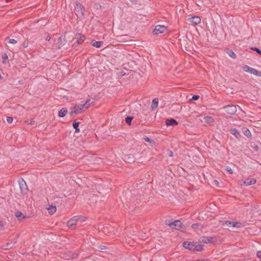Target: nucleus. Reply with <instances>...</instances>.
<instances>
[{
	"instance_id": "nucleus-1",
	"label": "nucleus",
	"mask_w": 261,
	"mask_h": 261,
	"mask_svg": "<svg viewBox=\"0 0 261 261\" xmlns=\"http://www.w3.org/2000/svg\"><path fill=\"white\" fill-rule=\"evenodd\" d=\"M183 246L192 251H200L203 249V245L195 242H185Z\"/></svg>"
},
{
	"instance_id": "nucleus-2",
	"label": "nucleus",
	"mask_w": 261,
	"mask_h": 261,
	"mask_svg": "<svg viewBox=\"0 0 261 261\" xmlns=\"http://www.w3.org/2000/svg\"><path fill=\"white\" fill-rule=\"evenodd\" d=\"M90 100H87L85 103L75 105L74 107V113L75 114L81 113L90 107Z\"/></svg>"
},
{
	"instance_id": "nucleus-3",
	"label": "nucleus",
	"mask_w": 261,
	"mask_h": 261,
	"mask_svg": "<svg viewBox=\"0 0 261 261\" xmlns=\"http://www.w3.org/2000/svg\"><path fill=\"white\" fill-rule=\"evenodd\" d=\"M81 218V217L79 216L73 217L68 221L67 223V226L71 229H74L77 224V221H79Z\"/></svg>"
},
{
	"instance_id": "nucleus-4",
	"label": "nucleus",
	"mask_w": 261,
	"mask_h": 261,
	"mask_svg": "<svg viewBox=\"0 0 261 261\" xmlns=\"http://www.w3.org/2000/svg\"><path fill=\"white\" fill-rule=\"evenodd\" d=\"M84 8L82 5L80 3L76 2V7L75 8V13L77 16H84Z\"/></svg>"
},
{
	"instance_id": "nucleus-5",
	"label": "nucleus",
	"mask_w": 261,
	"mask_h": 261,
	"mask_svg": "<svg viewBox=\"0 0 261 261\" xmlns=\"http://www.w3.org/2000/svg\"><path fill=\"white\" fill-rule=\"evenodd\" d=\"M171 228L179 230L182 227V223L179 220H175L174 222H166Z\"/></svg>"
},
{
	"instance_id": "nucleus-6",
	"label": "nucleus",
	"mask_w": 261,
	"mask_h": 261,
	"mask_svg": "<svg viewBox=\"0 0 261 261\" xmlns=\"http://www.w3.org/2000/svg\"><path fill=\"white\" fill-rule=\"evenodd\" d=\"M167 29V27L164 25H157L155 27L153 33L154 35H159L164 33Z\"/></svg>"
},
{
	"instance_id": "nucleus-7",
	"label": "nucleus",
	"mask_w": 261,
	"mask_h": 261,
	"mask_svg": "<svg viewBox=\"0 0 261 261\" xmlns=\"http://www.w3.org/2000/svg\"><path fill=\"white\" fill-rule=\"evenodd\" d=\"M223 109L230 115H233L237 112V108L234 105H227L224 106Z\"/></svg>"
},
{
	"instance_id": "nucleus-8",
	"label": "nucleus",
	"mask_w": 261,
	"mask_h": 261,
	"mask_svg": "<svg viewBox=\"0 0 261 261\" xmlns=\"http://www.w3.org/2000/svg\"><path fill=\"white\" fill-rule=\"evenodd\" d=\"M243 70L246 72H248L255 75H259V72L257 70L254 69L252 67H250L248 65L244 66L243 67Z\"/></svg>"
},
{
	"instance_id": "nucleus-9",
	"label": "nucleus",
	"mask_w": 261,
	"mask_h": 261,
	"mask_svg": "<svg viewBox=\"0 0 261 261\" xmlns=\"http://www.w3.org/2000/svg\"><path fill=\"white\" fill-rule=\"evenodd\" d=\"M188 20L195 25H198L201 23V18L198 16H193L188 19Z\"/></svg>"
},
{
	"instance_id": "nucleus-10",
	"label": "nucleus",
	"mask_w": 261,
	"mask_h": 261,
	"mask_svg": "<svg viewBox=\"0 0 261 261\" xmlns=\"http://www.w3.org/2000/svg\"><path fill=\"white\" fill-rule=\"evenodd\" d=\"M75 37L76 39V43L78 44H82L86 39L85 36L80 33H77L75 35Z\"/></svg>"
},
{
	"instance_id": "nucleus-11",
	"label": "nucleus",
	"mask_w": 261,
	"mask_h": 261,
	"mask_svg": "<svg viewBox=\"0 0 261 261\" xmlns=\"http://www.w3.org/2000/svg\"><path fill=\"white\" fill-rule=\"evenodd\" d=\"M256 179L255 178H247L246 180L243 181L245 185L248 186L250 185H254L256 183Z\"/></svg>"
},
{
	"instance_id": "nucleus-12",
	"label": "nucleus",
	"mask_w": 261,
	"mask_h": 261,
	"mask_svg": "<svg viewBox=\"0 0 261 261\" xmlns=\"http://www.w3.org/2000/svg\"><path fill=\"white\" fill-rule=\"evenodd\" d=\"M201 242L203 243H212L214 242V239L211 237H203L201 238Z\"/></svg>"
},
{
	"instance_id": "nucleus-13",
	"label": "nucleus",
	"mask_w": 261,
	"mask_h": 261,
	"mask_svg": "<svg viewBox=\"0 0 261 261\" xmlns=\"http://www.w3.org/2000/svg\"><path fill=\"white\" fill-rule=\"evenodd\" d=\"M166 124L167 126H173L178 124V122L173 118L168 119L166 120Z\"/></svg>"
},
{
	"instance_id": "nucleus-14",
	"label": "nucleus",
	"mask_w": 261,
	"mask_h": 261,
	"mask_svg": "<svg viewBox=\"0 0 261 261\" xmlns=\"http://www.w3.org/2000/svg\"><path fill=\"white\" fill-rule=\"evenodd\" d=\"M204 120L206 123L210 125H213L215 122L214 119L210 116L204 117Z\"/></svg>"
},
{
	"instance_id": "nucleus-15",
	"label": "nucleus",
	"mask_w": 261,
	"mask_h": 261,
	"mask_svg": "<svg viewBox=\"0 0 261 261\" xmlns=\"http://www.w3.org/2000/svg\"><path fill=\"white\" fill-rule=\"evenodd\" d=\"M231 134L236 138H239L241 136L240 132L236 128H231L230 130Z\"/></svg>"
},
{
	"instance_id": "nucleus-16",
	"label": "nucleus",
	"mask_w": 261,
	"mask_h": 261,
	"mask_svg": "<svg viewBox=\"0 0 261 261\" xmlns=\"http://www.w3.org/2000/svg\"><path fill=\"white\" fill-rule=\"evenodd\" d=\"M47 209L48 211V213L51 215L54 214L57 211L56 206L53 205H49Z\"/></svg>"
},
{
	"instance_id": "nucleus-17",
	"label": "nucleus",
	"mask_w": 261,
	"mask_h": 261,
	"mask_svg": "<svg viewBox=\"0 0 261 261\" xmlns=\"http://www.w3.org/2000/svg\"><path fill=\"white\" fill-rule=\"evenodd\" d=\"M67 113V110L66 108H62L58 113V116L60 117H64Z\"/></svg>"
},
{
	"instance_id": "nucleus-18",
	"label": "nucleus",
	"mask_w": 261,
	"mask_h": 261,
	"mask_svg": "<svg viewBox=\"0 0 261 261\" xmlns=\"http://www.w3.org/2000/svg\"><path fill=\"white\" fill-rule=\"evenodd\" d=\"M243 133L244 135H245L248 138H250L251 137V133L250 131L247 128H243Z\"/></svg>"
},
{
	"instance_id": "nucleus-19",
	"label": "nucleus",
	"mask_w": 261,
	"mask_h": 261,
	"mask_svg": "<svg viewBox=\"0 0 261 261\" xmlns=\"http://www.w3.org/2000/svg\"><path fill=\"white\" fill-rule=\"evenodd\" d=\"M80 124V122H76V121H74L73 123V127L75 129V133H77L80 132V129L79 128V125Z\"/></svg>"
},
{
	"instance_id": "nucleus-20",
	"label": "nucleus",
	"mask_w": 261,
	"mask_h": 261,
	"mask_svg": "<svg viewBox=\"0 0 261 261\" xmlns=\"http://www.w3.org/2000/svg\"><path fill=\"white\" fill-rule=\"evenodd\" d=\"M15 216L19 220H21L25 218L24 215L20 211H17L15 213Z\"/></svg>"
},
{
	"instance_id": "nucleus-21",
	"label": "nucleus",
	"mask_w": 261,
	"mask_h": 261,
	"mask_svg": "<svg viewBox=\"0 0 261 261\" xmlns=\"http://www.w3.org/2000/svg\"><path fill=\"white\" fill-rule=\"evenodd\" d=\"M158 102H159V100L156 98H154L152 100V106H151V107H152V109H154L158 107Z\"/></svg>"
},
{
	"instance_id": "nucleus-22",
	"label": "nucleus",
	"mask_w": 261,
	"mask_h": 261,
	"mask_svg": "<svg viewBox=\"0 0 261 261\" xmlns=\"http://www.w3.org/2000/svg\"><path fill=\"white\" fill-rule=\"evenodd\" d=\"M102 43V41H95L92 43V46L96 48H100L101 47Z\"/></svg>"
},
{
	"instance_id": "nucleus-23",
	"label": "nucleus",
	"mask_w": 261,
	"mask_h": 261,
	"mask_svg": "<svg viewBox=\"0 0 261 261\" xmlns=\"http://www.w3.org/2000/svg\"><path fill=\"white\" fill-rule=\"evenodd\" d=\"M19 184L21 190H23L27 187L26 184L23 179L21 181H19Z\"/></svg>"
},
{
	"instance_id": "nucleus-24",
	"label": "nucleus",
	"mask_w": 261,
	"mask_h": 261,
	"mask_svg": "<svg viewBox=\"0 0 261 261\" xmlns=\"http://www.w3.org/2000/svg\"><path fill=\"white\" fill-rule=\"evenodd\" d=\"M243 226H244V225L241 222L234 221V224H233V227H237V228H240V227H242Z\"/></svg>"
},
{
	"instance_id": "nucleus-25",
	"label": "nucleus",
	"mask_w": 261,
	"mask_h": 261,
	"mask_svg": "<svg viewBox=\"0 0 261 261\" xmlns=\"http://www.w3.org/2000/svg\"><path fill=\"white\" fill-rule=\"evenodd\" d=\"M228 55L233 59H236L237 58L236 54L232 50H229L227 51Z\"/></svg>"
},
{
	"instance_id": "nucleus-26",
	"label": "nucleus",
	"mask_w": 261,
	"mask_h": 261,
	"mask_svg": "<svg viewBox=\"0 0 261 261\" xmlns=\"http://www.w3.org/2000/svg\"><path fill=\"white\" fill-rule=\"evenodd\" d=\"M133 119L132 117L127 116L125 118V121L127 124L130 125Z\"/></svg>"
},
{
	"instance_id": "nucleus-27",
	"label": "nucleus",
	"mask_w": 261,
	"mask_h": 261,
	"mask_svg": "<svg viewBox=\"0 0 261 261\" xmlns=\"http://www.w3.org/2000/svg\"><path fill=\"white\" fill-rule=\"evenodd\" d=\"M2 58L3 60L4 63H5L6 61L8 59L7 55L5 53L2 55Z\"/></svg>"
},
{
	"instance_id": "nucleus-28",
	"label": "nucleus",
	"mask_w": 261,
	"mask_h": 261,
	"mask_svg": "<svg viewBox=\"0 0 261 261\" xmlns=\"http://www.w3.org/2000/svg\"><path fill=\"white\" fill-rule=\"evenodd\" d=\"M234 221H226L225 222V224L228 226H233Z\"/></svg>"
},
{
	"instance_id": "nucleus-29",
	"label": "nucleus",
	"mask_w": 261,
	"mask_h": 261,
	"mask_svg": "<svg viewBox=\"0 0 261 261\" xmlns=\"http://www.w3.org/2000/svg\"><path fill=\"white\" fill-rule=\"evenodd\" d=\"M251 49L253 50L256 51L258 54L261 55V50L259 48H258L256 47H251Z\"/></svg>"
},
{
	"instance_id": "nucleus-30",
	"label": "nucleus",
	"mask_w": 261,
	"mask_h": 261,
	"mask_svg": "<svg viewBox=\"0 0 261 261\" xmlns=\"http://www.w3.org/2000/svg\"><path fill=\"white\" fill-rule=\"evenodd\" d=\"M28 45H29V41L28 40H26L25 41H24L22 43V46L24 48H27L28 47Z\"/></svg>"
},
{
	"instance_id": "nucleus-31",
	"label": "nucleus",
	"mask_w": 261,
	"mask_h": 261,
	"mask_svg": "<svg viewBox=\"0 0 261 261\" xmlns=\"http://www.w3.org/2000/svg\"><path fill=\"white\" fill-rule=\"evenodd\" d=\"M199 226H200V224L195 223V224H192L191 227L192 228L196 229H197Z\"/></svg>"
},
{
	"instance_id": "nucleus-32",
	"label": "nucleus",
	"mask_w": 261,
	"mask_h": 261,
	"mask_svg": "<svg viewBox=\"0 0 261 261\" xmlns=\"http://www.w3.org/2000/svg\"><path fill=\"white\" fill-rule=\"evenodd\" d=\"M226 170L229 173V174H232L233 173V170L232 169L229 167H227L226 168Z\"/></svg>"
},
{
	"instance_id": "nucleus-33",
	"label": "nucleus",
	"mask_w": 261,
	"mask_h": 261,
	"mask_svg": "<svg viewBox=\"0 0 261 261\" xmlns=\"http://www.w3.org/2000/svg\"><path fill=\"white\" fill-rule=\"evenodd\" d=\"M13 119L12 117H7V121L8 123H11L13 122Z\"/></svg>"
},
{
	"instance_id": "nucleus-34",
	"label": "nucleus",
	"mask_w": 261,
	"mask_h": 261,
	"mask_svg": "<svg viewBox=\"0 0 261 261\" xmlns=\"http://www.w3.org/2000/svg\"><path fill=\"white\" fill-rule=\"evenodd\" d=\"M8 42L11 44H16L17 43V41L14 39H10L9 40Z\"/></svg>"
},
{
	"instance_id": "nucleus-35",
	"label": "nucleus",
	"mask_w": 261,
	"mask_h": 261,
	"mask_svg": "<svg viewBox=\"0 0 261 261\" xmlns=\"http://www.w3.org/2000/svg\"><path fill=\"white\" fill-rule=\"evenodd\" d=\"M199 96L197 95H193V96H192V99L193 100H198V99H199Z\"/></svg>"
},
{
	"instance_id": "nucleus-36",
	"label": "nucleus",
	"mask_w": 261,
	"mask_h": 261,
	"mask_svg": "<svg viewBox=\"0 0 261 261\" xmlns=\"http://www.w3.org/2000/svg\"><path fill=\"white\" fill-rule=\"evenodd\" d=\"M257 257L261 259V251H259L256 253Z\"/></svg>"
},
{
	"instance_id": "nucleus-37",
	"label": "nucleus",
	"mask_w": 261,
	"mask_h": 261,
	"mask_svg": "<svg viewBox=\"0 0 261 261\" xmlns=\"http://www.w3.org/2000/svg\"><path fill=\"white\" fill-rule=\"evenodd\" d=\"M4 225L2 221H0V230H3Z\"/></svg>"
},
{
	"instance_id": "nucleus-38",
	"label": "nucleus",
	"mask_w": 261,
	"mask_h": 261,
	"mask_svg": "<svg viewBox=\"0 0 261 261\" xmlns=\"http://www.w3.org/2000/svg\"><path fill=\"white\" fill-rule=\"evenodd\" d=\"M168 155L170 156H173V153L172 151L171 150H168Z\"/></svg>"
},
{
	"instance_id": "nucleus-39",
	"label": "nucleus",
	"mask_w": 261,
	"mask_h": 261,
	"mask_svg": "<svg viewBox=\"0 0 261 261\" xmlns=\"http://www.w3.org/2000/svg\"><path fill=\"white\" fill-rule=\"evenodd\" d=\"M144 140L147 142H151V140L148 137L145 138Z\"/></svg>"
},
{
	"instance_id": "nucleus-40",
	"label": "nucleus",
	"mask_w": 261,
	"mask_h": 261,
	"mask_svg": "<svg viewBox=\"0 0 261 261\" xmlns=\"http://www.w3.org/2000/svg\"><path fill=\"white\" fill-rule=\"evenodd\" d=\"M13 243H8L7 246L8 247L11 248L13 246Z\"/></svg>"
},
{
	"instance_id": "nucleus-41",
	"label": "nucleus",
	"mask_w": 261,
	"mask_h": 261,
	"mask_svg": "<svg viewBox=\"0 0 261 261\" xmlns=\"http://www.w3.org/2000/svg\"><path fill=\"white\" fill-rule=\"evenodd\" d=\"M50 37L49 36H47L46 37V40L47 41H49L50 40Z\"/></svg>"
},
{
	"instance_id": "nucleus-42",
	"label": "nucleus",
	"mask_w": 261,
	"mask_h": 261,
	"mask_svg": "<svg viewBox=\"0 0 261 261\" xmlns=\"http://www.w3.org/2000/svg\"><path fill=\"white\" fill-rule=\"evenodd\" d=\"M132 2H135L137 0H130Z\"/></svg>"
},
{
	"instance_id": "nucleus-43",
	"label": "nucleus",
	"mask_w": 261,
	"mask_h": 261,
	"mask_svg": "<svg viewBox=\"0 0 261 261\" xmlns=\"http://www.w3.org/2000/svg\"><path fill=\"white\" fill-rule=\"evenodd\" d=\"M2 78V76L0 75V79Z\"/></svg>"
}]
</instances>
